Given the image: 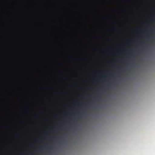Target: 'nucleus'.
Here are the masks:
<instances>
[{
	"mask_svg": "<svg viewBox=\"0 0 155 155\" xmlns=\"http://www.w3.org/2000/svg\"><path fill=\"white\" fill-rule=\"evenodd\" d=\"M101 77H103V76H104V75H101Z\"/></svg>",
	"mask_w": 155,
	"mask_h": 155,
	"instance_id": "obj_1",
	"label": "nucleus"
}]
</instances>
